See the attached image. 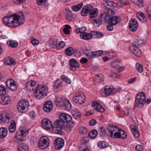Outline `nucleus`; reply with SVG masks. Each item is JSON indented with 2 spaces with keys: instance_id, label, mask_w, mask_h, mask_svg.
I'll return each mask as SVG.
<instances>
[{
  "instance_id": "obj_12",
  "label": "nucleus",
  "mask_w": 151,
  "mask_h": 151,
  "mask_svg": "<svg viewBox=\"0 0 151 151\" xmlns=\"http://www.w3.org/2000/svg\"><path fill=\"white\" fill-rule=\"evenodd\" d=\"M6 86L10 89L15 91L17 89V86L15 81L11 78L8 79L6 82Z\"/></svg>"
},
{
  "instance_id": "obj_7",
  "label": "nucleus",
  "mask_w": 151,
  "mask_h": 151,
  "mask_svg": "<svg viewBox=\"0 0 151 151\" xmlns=\"http://www.w3.org/2000/svg\"><path fill=\"white\" fill-rule=\"evenodd\" d=\"M63 121L60 118L56 120L54 122V127L56 129L57 133L59 134H62V130L65 128V124Z\"/></svg>"
},
{
  "instance_id": "obj_39",
  "label": "nucleus",
  "mask_w": 151,
  "mask_h": 151,
  "mask_svg": "<svg viewBox=\"0 0 151 151\" xmlns=\"http://www.w3.org/2000/svg\"><path fill=\"white\" fill-rule=\"evenodd\" d=\"M98 147L101 148H105L109 147V145L108 143L104 141L99 142L97 143Z\"/></svg>"
},
{
  "instance_id": "obj_55",
  "label": "nucleus",
  "mask_w": 151,
  "mask_h": 151,
  "mask_svg": "<svg viewBox=\"0 0 151 151\" xmlns=\"http://www.w3.org/2000/svg\"><path fill=\"white\" fill-rule=\"evenodd\" d=\"M136 70L138 72L140 73L143 72V68L140 63H137L136 65Z\"/></svg>"
},
{
  "instance_id": "obj_6",
  "label": "nucleus",
  "mask_w": 151,
  "mask_h": 151,
  "mask_svg": "<svg viewBox=\"0 0 151 151\" xmlns=\"http://www.w3.org/2000/svg\"><path fill=\"white\" fill-rule=\"evenodd\" d=\"M102 4L103 5L105 8L104 9L103 12L102 13L103 14V15L104 14H107L105 13L107 11H110L111 12H114L112 10L114 7L115 4L110 1L109 0H106V1H103L102 3Z\"/></svg>"
},
{
  "instance_id": "obj_28",
  "label": "nucleus",
  "mask_w": 151,
  "mask_h": 151,
  "mask_svg": "<svg viewBox=\"0 0 151 151\" xmlns=\"http://www.w3.org/2000/svg\"><path fill=\"white\" fill-rule=\"evenodd\" d=\"M66 19L69 21L73 22L75 20V18L72 14V12L69 9H67L66 11Z\"/></svg>"
},
{
  "instance_id": "obj_33",
  "label": "nucleus",
  "mask_w": 151,
  "mask_h": 151,
  "mask_svg": "<svg viewBox=\"0 0 151 151\" xmlns=\"http://www.w3.org/2000/svg\"><path fill=\"white\" fill-rule=\"evenodd\" d=\"M145 44L144 41L142 40H136L134 42L132 46H134L138 47L143 46Z\"/></svg>"
},
{
  "instance_id": "obj_34",
  "label": "nucleus",
  "mask_w": 151,
  "mask_h": 151,
  "mask_svg": "<svg viewBox=\"0 0 151 151\" xmlns=\"http://www.w3.org/2000/svg\"><path fill=\"white\" fill-rule=\"evenodd\" d=\"M8 130L5 127H2L0 128V139L5 137L7 134Z\"/></svg>"
},
{
  "instance_id": "obj_43",
  "label": "nucleus",
  "mask_w": 151,
  "mask_h": 151,
  "mask_svg": "<svg viewBox=\"0 0 151 151\" xmlns=\"http://www.w3.org/2000/svg\"><path fill=\"white\" fill-rule=\"evenodd\" d=\"M4 63L6 65H14L15 62L14 61L13 59L10 58H8L5 60Z\"/></svg>"
},
{
  "instance_id": "obj_63",
  "label": "nucleus",
  "mask_w": 151,
  "mask_h": 151,
  "mask_svg": "<svg viewBox=\"0 0 151 151\" xmlns=\"http://www.w3.org/2000/svg\"><path fill=\"white\" fill-rule=\"evenodd\" d=\"M19 133L18 132H17L15 137L14 141L15 142L18 144L19 143Z\"/></svg>"
},
{
  "instance_id": "obj_3",
  "label": "nucleus",
  "mask_w": 151,
  "mask_h": 151,
  "mask_svg": "<svg viewBox=\"0 0 151 151\" xmlns=\"http://www.w3.org/2000/svg\"><path fill=\"white\" fill-rule=\"evenodd\" d=\"M48 88L47 86L45 85H37L35 86L34 91V96L37 99L43 98L47 96Z\"/></svg>"
},
{
  "instance_id": "obj_60",
  "label": "nucleus",
  "mask_w": 151,
  "mask_h": 151,
  "mask_svg": "<svg viewBox=\"0 0 151 151\" xmlns=\"http://www.w3.org/2000/svg\"><path fill=\"white\" fill-rule=\"evenodd\" d=\"M135 4L138 6H141L142 7L143 6V1L142 0H136Z\"/></svg>"
},
{
  "instance_id": "obj_48",
  "label": "nucleus",
  "mask_w": 151,
  "mask_h": 151,
  "mask_svg": "<svg viewBox=\"0 0 151 151\" xmlns=\"http://www.w3.org/2000/svg\"><path fill=\"white\" fill-rule=\"evenodd\" d=\"M95 38H100L104 36L103 34L101 32L93 31L92 32Z\"/></svg>"
},
{
  "instance_id": "obj_49",
  "label": "nucleus",
  "mask_w": 151,
  "mask_h": 151,
  "mask_svg": "<svg viewBox=\"0 0 151 151\" xmlns=\"http://www.w3.org/2000/svg\"><path fill=\"white\" fill-rule=\"evenodd\" d=\"M61 85L62 81L60 79H59L54 81L53 87L55 89H56Z\"/></svg>"
},
{
  "instance_id": "obj_8",
  "label": "nucleus",
  "mask_w": 151,
  "mask_h": 151,
  "mask_svg": "<svg viewBox=\"0 0 151 151\" xmlns=\"http://www.w3.org/2000/svg\"><path fill=\"white\" fill-rule=\"evenodd\" d=\"M86 99L83 93L81 92H78L76 94V96L73 98V101L78 104H82L84 103Z\"/></svg>"
},
{
  "instance_id": "obj_64",
  "label": "nucleus",
  "mask_w": 151,
  "mask_h": 151,
  "mask_svg": "<svg viewBox=\"0 0 151 151\" xmlns=\"http://www.w3.org/2000/svg\"><path fill=\"white\" fill-rule=\"evenodd\" d=\"M111 75L113 77L117 78L119 76V74L118 73L112 71L111 73Z\"/></svg>"
},
{
  "instance_id": "obj_22",
  "label": "nucleus",
  "mask_w": 151,
  "mask_h": 151,
  "mask_svg": "<svg viewBox=\"0 0 151 151\" xmlns=\"http://www.w3.org/2000/svg\"><path fill=\"white\" fill-rule=\"evenodd\" d=\"M111 66L112 68L116 69L119 72L123 71L124 69L123 67L119 66V63L117 61H115L111 63Z\"/></svg>"
},
{
  "instance_id": "obj_51",
  "label": "nucleus",
  "mask_w": 151,
  "mask_h": 151,
  "mask_svg": "<svg viewBox=\"0 0 151 151\" xmlns=\"http://www.w3.org/2000/svg\"><path fill=\"white\" fill-rule=\"evenodd\" d=\"M129 4L128 2L126 0H119L116 3V5L121 6L124 5H127Z\"/></svg>"
},
{
  "instance_id": "obj_50",
  "label": "nucleus",
  "mask_w": 151,
  "mask_h": 151,
  "mask_svg": "<svg viewBox=\"0 0 151 151\" xmlns=\"http://www.w3.org/2000/svg\"><path fill=\"white\" fill-rule=\"evenodd\" d=\"M6 89H7L4 86L1 85L0 86V95L4 96L6 94L7 92Z\"/></svg>"
},
{
  "instance_id": "obj_14",
  "label": "nucleus",
  "mask_w": 151,
  "mask_h": 151,
  "mask_svg": "<svg viewBox=\"0 0 151 151\" xmlns=\"http://www.w3.org/2000/svg\"><path fill=\"white\" fill-rule=\"evenodd\" d=\"M138 27L136 20L135 19H132L129 22V30L133 32L136 31Z\"/></svg>"
},
{
  "instance_id": "obj_36",
  "label": "nucleus",
  "mask_w": 151,
  "mask_h": 151,
  "mask_svg": "<svg viewBox=\"0 0 151 151\" xmlns=\"http://www.w3.org/2000/svg\"><path fill=\"white\" fill-rule=\"evenodd\" d=\"M56 42L57 41L54 42L53 41L52 45H55L57 49L58 50H59L63 48L65 45V43L63 41H61L57 45L56 44Z\"/></svg>"
},
{
  "instance_id": "obj_53",
  "label": "nucleus",
  "mask_w": 151,
  "mask_h": 151,
  "mask_svg": "<svg viewBox=\"0 0 151 151\" xmlns=\"http://www.w3.org/2000/svg\"><path fill=\"white\" fill-rule=\"evenodd\" d=\"M119 135L121 136L120 138L122 139L126 138L127 137L126 133L124 131L121 129L119 130Z\"/></svg>"
},
{
  "instance_id": "obj_40",
  "label": "nucleus",
  "mask_w": 151,
  "mask_h": 151,
  "mask_svg": "<svg viewBox=\"0 0 151 151\" xmlns=\"http://www.w3.org/2000/svg\"><path fill=\"white\" fill-rule=\"evenodd\" d=\"M7 44L9 46L12 47H16L18 45V43L16 41L11 40L7 41Z\"/></svg>"
},
{
  "instance_id": "obj_4",
  "label": "nucleus",
  "mask_w": 151,
  "mask_h": 151,
  "mask_svg": "<svg viewBox=\"0 0 151 151\" xmlns=\"http://www.w3.org/2000/svg\"><path fill=\"white\" fill-rule=\"evenodd\" d=\"M146 95L143 92L138 93L135 97V106L141 107L145 103Z\"/></svg>"
},
{
  "instance_id": "obj_13",
  "label": "nucleus",
  "mask_w": 151,
  "mask_h": 151,
  "mask_svg": "<svg viewBox=\"0 0 151 151\" xmlns=\"http://www.w3.org/2000/svg\"><path fill=\"white\" fill-rule=\"evenodd\" d=\"M41 125L43 128L47 130L50 129L51 128H53V126L51 121L47 119H44L42 120L41 122Z\"/></svg>"
},
{
  "instance_id": "obj_25",
  "label": "nucleus",
  "mask_w": 151,
  "mask_h": 151,
  "mask_svg": "<svg viewBox=\"0 0 151 151\" xmlns=\"http://www.w3.org/2000/svg\"><path fill=\"white\" fill-rule=\"evenodd\" d=\"M104 93L106 96H108L109 95H113L116 92L114 88L113 87H109L106 86L104 88Z\"/></svg>"
},
{
  "instance_id": "obj_29",
  "label": "nucleus",
  "mask_w": 151,
  "mask_h": 151,
  "mask_svg": "<svg viewBox=\"0 0 151 151\" xmlns=\"http://www.w3.org/2000/svg\"><path fill=\"white\" fill-rule=\"evenodd\" d=\"M69 65L71 70H73V68H78L79 67L78 62L74 58L71 59L69 60Z\"/></svg>"
},
{
  "instance_id": "obj_9",
  "label": "nucleus",
  "mask_w": 151,
  "mask_h": 151,
  "mask_svg": "<svg viewBox=\"0 0 151 151\" xmlns=\"http://www.w3.org/2000/svg\"><path fill=\"white\" fill-rule=\"evenodd\" d=\"M49 139L46 136L40 138L38 143L39 147L41 149H45L47 148L49 145Z\"/></svg>"
},
{
  "instance_id": "obj_17",
  "label": "nucleus",
  "mask_w": 151,
  "mask_h": 151,
  "mask_svg": "<svg viewBox=\"0 0 151 151\" xmlns=\"http://www.w3.org/2000/svg\"><path fill=\"white\" fill-rule=\"evenodd\" d=\"M34 81H30L27 82L25 84V87L27 90L29 91H33L35 89V86H37Z\"/></svg>"
},
{
  "instance_id": "obj_5",
  "label": "nucleus",
  "mask_w": 151,
  "mask_h": 151,
  "mask_svg": "<svg viewBox=\"0 0 151 151\" xmlns=\"http://www.w3.org/2000/svg\"><path fill=\"white\" fill-rule=\"evenodd\" d=\"M108 129V135L111 138H120L121 136L119 135V130L116 127L111 125L109 126L107 128Z\"/></svg>"
},
{
  "instance_id": "obj_1",
  "label": "nucleus",
  "mask_w": 151,
  "mask_h": 151,
  "mask_svg": "<svg viewBox=\"0 0 151 151\" xmlns=\"http://www.w3.org/2000/svg\"><path fill=\"white\" fill-rule=\"evenodd\" d=\"M2 22L8 27H16L19 25V15L16 14H8L4 17Z\"/></svg>"
},
{
  "instance_id": "obj_54",
  "label": "nucleus",
  "mask_w": 151,
  "mask_h": 151,
  "mask_svg": "<svg viewBox=\"0 0 151 151\" xmlns=\"http://www.w3.org/2000/svg\"><path fill=\"white\" fill-rule=\"evenodd\" d=\"M60 78L63 81L67 83L70 84L71 83L70 79L64 75H62L60 77Z\"/></svg>"
},
{
  "instance_id": "obj_10",
  "label": "nucleus",
  "mask_w": 151,
  "mask_h": 151,
  "mask_svg": "<svg viewBox=\"0 0 151 151\" xmlns=\"http://www.w3.org/2000/svg\"><path fill=\"white\" fill-rule=\"evenodd\" d=\"M29 106V103L26 99H22L19 101V112L25 113Z\"/></svg>"
},
{
  "instance_id": "obj_24",
  "label": "nucleus",
  "mask_w": 151,
  "mask_h": 151,
  "mask_svg": "<svg viewBox=\"0 0 151 151\" xmlns=\"http://www.w3.org/2000/svg\"><path fill=\"white\" fill-rule=\"evenodd\" d=\"M92 106L97 111L103 112L104 111V109L96 101L93 102L92 104Z\"/></svg>"
},
{
  "instance_id": "obj_52",
  "label": "nucleus",
  "mask_w": 151,
  "mask_h": 151,
  "mask_svg": "<svg viewBox=\"0 0 151 151\" xmlns=\"http://www.w3.org/2000/svg\"><path fill=\"white\" fill-rule=\"evenodd\" d=\"M19 151H28L27 146L24 144H19Z\"/></svg>"
},
{
  "instance_id": "obj_47",
  "label": "nucleus",
  "mask_w": 151,
  "mask_h": 151,
  "mask_svg": "<svg viewBox=\"0 0 151 151\" xmlns=\"http://www.w3.org/2000/svg\"><path fill=\"white\" fill-rule=\"evenodd\" d=\"M83 6V3H81L76 5H73L72 7L73 10L75 12L79 11Z\"/></svg>"
},
{
  "instance_id": "obj_18",
  "label": "nucleus",
  "mask_w": 151,
  "mask_h": 151,
  "mask_svg": "<svg viewBox=\"0 0 151 151\" xmlns=\"http://www.w3.org/2000/svg\"><path fill=\"white\" fill-rule=\"evenodd\" d=\"M129 49L131 52L135 56L139 57L142 55V53L141 50L137 47L132 46L129 47Z\"/></svg>"
},
{
  "instance_id": "obj_19",
  "label": "nucleus",
  "mask_w": 151,
  "mask_h": 151,
  "mask_svg": "<svg viewBox=\"0 0 151 151\" xmlns=\"http://www.w3.org/2000/svg\"><path fill=\"white\" fill-rule=\"evenodd\" d=\"M129 49L131 52L135 56L139 57L142 55V53L141 50L137 47L132 46L129 47Z\"/></svg>"
},
{
  "instance_id": "obj_20",
  "label": "nucleus",
  "mask_w": 151,
  "mask_h": 151,
  "mask_svg": "<svg viewBox=\"0 0 151 151\" xmlns=\"http://www.w3.org/2000/svg\"><path fill=\"white\" fill-rule=\"evenodd\" d=\"M52 108V103L50 101L45 102L43 106L44 110L47 112H49L51 111Z\"/></svg>"
},
{
  "instance_id": "obj_58",
  "label": "nucleus",
  "mask_w": 151,
  "mask_h": 151,
  "mask_svg": "<svg viewBox=\"0 0 151 151\" xmlns=\"http://www.w3.org/2000/svg\"><path fill=\"white\" fill-rule=\"evenodd\" d=\"M99 135L101 136H103L105 135V129L102 127H100L99 130Z\"/></svg>"
},
{
  "instance_id": "obj_2",
  "label": "nucleus",
  "mask_w": 151,
  "mask_h": 151,
  "mask_svg": "<svg viewBox=\"0 0 151 151\" xmlns=\"http://www.w3.org/2000/svg\"><path fill=\"white\" fill-rule=\"evenodd\" d=\"M105 12L107 14H104V22L105 23H112L113 25H116L119 23L121 20L120 18L117 16H113L115 14L114 12L107 11Z\"/></svg>"
},
{
  "instance_id": "obj_15",
  "label": "nucleus",
  "mask_w": 151,
  "mask_h": 151,
  "mask_svg": "<svg viewBox=\"0 0 151 151\" xmlns=\"http://www.w3.org/2000/svg\"><path fill=\"white\" fill-rule=\"evenodd\" d=\"M92 9V6L91 4H88L83 7L81 12L82 16H86L88 13L90 12Z\"/></svg>"
},
{
  "instance_id": "obj_57",
  "label": "nucleus",
  "mask_w": 151,
  "mask_h": 151,
  "mask_svg": "<svg viewBox=\"0 0 151 151\" xmlns=\"http://www.w3.org/2000/svg\"><path fill=\"white\" fill-rule=\"evenodd\" d=\"M73 117L76 119H79L81 117V113L78 111H75V112L73 115Z\"/></svg>"
},
{
  "instance_id": "obj_26",
  "label": "nucleus",
  "mask_w": 151,
  "mask_h": 151,
  "mask_svg": "<svg viewBox=\"0 0 151 151\" xmlns=\"http://www.w3.org/2000/svg\"><path fill=\"white\" fill-rule=\"evenodd\" d=\"M61 103L62 104L66 110L68 111L71 109V104L69 101L67 99H64L60 101Z\"/></svg>"
},
{
  "instance_id": "obj_46",
  "label": "nucleus",
  "mask_w": 151,
  "mask_h": 151,
  "mask_svg": "<svg viewBox=\"0 0 151 151\" xmlns=\"http://www.w3.org/2000/svg\"><path fill=\"white\" fill-rule=\"evenodd\" d=\"M19 26L22 25L24 22L25 19L23 14L22 12H19Z\"/></svg>"
},
{
  "instance_id": "obj_56",
  "label": "nucleus",
  "mask_w": 151,
  "mask_h": 151,
  "mask_svg": "<svg viewBox=\"0 0 151 151\" xmlns=\"http://www.w3.org/2000/svg\"><path fill=\"white\" fill-rule=\"evenodd\" d=\"M79 131L81 134H86L87 132V129L84 127H80L79 129Z\"/></svg>"
},
{
  "instance_id": "obj_62",
  "label": "nucleus",
  "mask_w": 151,
  "mask_h": 151,
  "mask_svg": "<svg viewBox=\"0 0 151 151\" xmlns=\"http://www.w3.org/2000/svg\"><path fill=\"white\" fill-rule=\"evenodd\" d=\"M109 24L107 26V29L109 31H111L113 30V26L115 25H113L112 23H108Z\"/></svg>"
},
{
  "instance_id": "obj_30",
  "label": "nucleus",
  "mask_w": 151,
  "mask_h": 151,
  "mask_svg": "<svg viewBox=\"0 0 151 151\" xmlns=\"http://www.w3.org/2000/svg\"><path fill=\"white\" fill-rule=\"evenodd\" d=\"M1 117L3 122L4 123H8L12 120L11 116L9 114L7 113L4 114H1Z\"/></svg>"
},
{
  "instance_id": "obj_27",
  "label": "nucleus",
  "mask_w": 151,
  "mask_h": 151,
  "mask_svg": "<svg viewBox=\"0 0 151 151\" xmlns=\"http://www.w3.org/2000/svg\"><path fill=\"white\" fill-rule=\"evenodd\" d=\"M102 19H103V20L104 21V16H103V14H101L100 15L98 19H94L93 20V26L96 27H99L101 24Z\"/></svg>"
},
{
  "instance_id": "obj_21",
  "label": "nucleus",
  "mask_w": 151,
  "mask_h": 151,
  "mask_svg": "<svg viewBox=\"0 0 151 151\" xmlns=\"http://www.w3.org/2000/svg\"><path fill=\"white\" fill-rule=\"evenodd\" d=\"M59 118L62 120L64 122H70L72 120L71 116L68 114L63 113L59 116Z\"/></svg>"
},
{
  "instance_id": "obj_41",
  "label": "nucleus",
  "mask_w": 151,
  "mask_h": 151,
  "mask_svg": "<svg viewBox=\"0 0 151 151\" xmlns=\"http://www.w3.org/2000/svg\"><path fill=\"white\" fill-rule=\"evenodd\" d=\"M89 13H90V14L89 17L91 19H94L98 15L97 9H92Z\"/></svg>"
},
{
  "instance_id": "obj_31",
  "label": "nucleus",
  "mask_w": 151,
  "mask_h": 151,
  "mask_svg": "<svg viewBox=\"0 0 151 151\" xmlns=\"http://www.w3.org/2000/svg\"><path fill=\"white\" fill-rule=\"evenodd\" d=\"M130 129L131 132L135 138H138L139 136V133L136 127L134 125H131L130 126Z\"/></svg>"
},
{
  "instance_id": "obj_59",
  "label": "nucleus",
  "mask_w": 151,
  "mask_h": 151,
  "mask_svg": "<svg viewBox=\"0 0 151 151\" xmlns=\"http://www.w3.org/2000/svg\"><path fill=\"white\" fill-rule=\"evenodd\" d=\"M73 53L75 56L76 57H79L81 56V52L79 51L78 50L76 49H74Z\"/></svg>"
},
{
  "instance_id": "obj_11",
  "label": "nucleus",
  "mask_w": 151,
  "mask_h": 151,
  "mask_svg": "<svg viewBox=\"0 0 151 151\" xmlns=\"http://www.w3.org/2000/svg\"><path fill=\"white\" fill-rule=\"evenodd\" d=\"M19 141L22 142L26 139V137L29 133L28 129L25 127H21L19 128Z\"/></svg>"
},
{
  "instance_id": "obj_38",
  "label": "nucleus",
  "mask_w": 151,
  "mask_h": 151,
  "mask_svg": "<svg viewBox=\"0 0 151 151\" xmlns=\"http://www.w3.org/2000/svg\"><path fill=\"white\" fill-rule=\"evenodd\" d=\"M74 49L71 47L67 48L65 50V54L67 56H70L73 54Z\"/></svg>"
},
{
  "instance_id": "obj_42",
  "label": "nucleus",
  "mask_w": 151,
  "mask_h": 151,
  "mask_svg": "<svg viewBox=\"0 0 151 151\" xmlns=\"http://www.w3.org/2000/svg\"><path fill=\"white\" fill-rule=\"evenodd\" d=\"M104 76L102 74H97L95 77V81L97 83H101L104 81Z\"/></svg>"
},
{
  "instance_id": "obj_23",
  "label": "nucleus",
  "mask_w": 151,
  "mask_h": 151,
  "mask_svg": "<svg viewBox=\"0 0 151 151\" xmlns=\"http://www.w3.org/2000/svg\"><path fill=\"white\" fill-rule=\"evenodd\" d=\"M11 102V99L9 96H3L0 99L1 104L6 105L9 104Z\"/></svg>"
},
{
  "instance_id": "obj_37",
  "label": "nucleus",
  "mask_w": 151,
  "mask_h": 151,
  "mask_svg": "<svg viewBox=\"0 0 151 151\" xmlns=\"http://www.w3.org/2000/svg\"><path fill=\"white\" fill-rule=\"evenodd\" d=\"M11 124L9 127V130L11 132H14L16 129V122L14 120H12L11 121Z\"/></svg>"
},
{
  "instance_id": "obj_44",
  "label": "nucleus",
  "mask_w": 151,
  "mask_h": 151,
  "mask_svg": "<svg viewBox=\"0 0 151 151\" xmlns=\"http://www.w3.org/2000/svg\"><path fill=\"white\" fill-rule=\"evenodd\" d=\"M97 132L95 129L91 131L88 134V135L92 139L95 138L97 136Z\"/></svg>"
},
{
  "instance_id": "obj_61",
  "label": "nucleus",
  "mask_w": 151,
  "mask_h": 151,
  "mask_svg": "<svg viewBox=\"0 0 151 151\" xmlns=\"http://www.w3.org/2000/svg\"><path fill=\"white\" fill-rule=\"evenodd\" d=\"M35 113L33 111H31L29 113V116L32 119H34L35 118Z\"/></svg>"
},
{
  "instance_id": "obj_45",
  "label": "nucleus",
  "mask_w": 151,
  "mask_h": 151,
  "mask_svg": "<svg viewBox=\"0 0 151 151\" xmlns=\"http://www.w3.org/2000/svg\"><path fill=\"white\" fill-rule=\"evenodd\" d=\"M103 53V51L102 50H99L96 51H93L91 53L92 55L93 58V57H97L101 56Z\"/></svg>"
},
{
  "instance_id": "obj_16",
  "label": "nucleus",
  "mask_w": 151,
  "mask_h": 151,
  "mask_svg": "<svg viewBox=\"0 0 151 151\" xmlns=\"http://www.w3.org/2000/svg\"><path fill=\"white\" fill-rule=\"evenodd\" d=\"M64 141L62 138H57L54 142L55 149L59 150L62 148L64 145Z\"/></svg>"
},
{
  "instance_id": "obj_32",
  "label": "nucleus",
  "mask_w": 151,
  "mask_h": 151,
  "mask_svg": "<svg viewBox=\"0 0 151 151\" xmlns=\"http://www.w3.org/2000/svg\"><path fill=\"white\" fill-rule=\"evenodd\" d=\"M136 17L141 22L144 23L146 22L147 19L143 13L141 12H138L137 14Z\"/></svg>"
},
{
  "instance_id": "obj_35",
  "label": "nucleus",
  "mask_w": 151,
  "mask_h": 151,
  "mask_svg": "<svg viewBox=\"0 0 151 151\" xmlns=\"http://www.w3.org/2000/svg\"><path fill=\"white\" fill-rule=\"evenodd\" d=\"M80 36L84 40H89L93 37V34L91 33H83L81 34Z\"/></svg>"
}]
</instances>
